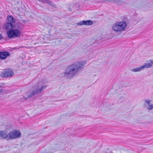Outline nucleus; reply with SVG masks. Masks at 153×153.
Returning a JSON list of instances; mask_svg holds the SVG:
<instances>
[{"mask_svg":"<svg viewBox=\"0 0 153 153\" xmlns=\"http://www.w3.org/2000/svg\"><path fill=\"white\" fill-rule=\"evenodd\" d=\"M85 64V62H78L69 66L65 71L64 76L71 78L76 76L83 69Z\"/></svg>","mask_w":153,"mask_h":153,"instance_id":"f257e3e1","label":"nucleus"},{"mask_svg":"<svg viewBox=\"0 0 153 153\" xmlns=\"http://www.w3.org/2000/svg\"><path fill=\"white\" fill-rule=\"evenodd\" d=\"M44 81H39L38 83L34 87V89L31 92V95L30 96L36 94L41 93L45 89L47 86L44 84Z\"/></svg>","mask_w":153,"mask_h":153,"instance_id":"f03ea898","label":"nucleus"},{"mask_svg":"<svg viewBox=\"0 0 153 153\" xmlns=\"http://www.w3.org/2000/svg\"><path fill=\"white\" fill-rule=\"evenodd\" d=\"M126 25L125 22H117L113 24L112 28L116 32L121 31L125 29Z\"/></svg>","mask_w":153,"mask_h":153,"instance_id":"7ed1b4c3","label":"nucleus"},{"mask_svg":"<svg viewBox=\"0 0 153 153\" xmlns=\"http://www.w3.org/2000/svg\"><path fill=\"white\" fill-rule=\"evenodd\" d=\"M21 133L19 131L14 130L10 132L7 134L6 133L5 139L7 140L14 139L19 138L21 137Z\"/></svg>","mask_w":153,"mask_h":153,"instance_id":"20e7f679","label":"nucleus"},{"mask_svg":"<svg viewBox=\"0 0 153 153\" xmlns=\"http://www.w3.org/2000/svg\"><path fill=\"white\" fill-rule=\"evenodd\" d=\"M7 34L8 37L10 38L18 37L21 34V31L13 29L7 31Z\"/></svg>","mask_w":153,"mask_h":153,"instance_id":"39448f33","label":"nucleus"},{"mask_svg":"<svg viewBox=\"0 0 153 153\" xmlns=\"http://www.w3.org/2000/svg\"><path fill=\"white\" fill-rule=\"evenodd\" d=\"M23 24L20 22L13 23V29L21 31L22 29Z\"/></svg>","mask_w":153,"mask_h":153,"instance_id":"423d86ee","label":"nucleus"},{"mask_svg":"<svg viewBox=\"0 0 153 153\" xmlns=\"http://www.w3.org/2000/svg\"><path fill=\"white\" fill-rule=\"evenodd\" d=\"M13 74L14 73L13 71L9 70H7L5 71L3 77H10L13 75Z\"/></svg>","mask_w":153,"mask_h":153,"instance_id":"0eeeda50","label":"nucleus"},{"mask_svg":"<svg viewBox=\"0 0 153 153\" xmlns=\"http://www.w3.org/2000/svg\"><path fill=\"white\" fill-rule=\"evenodd\" d=\"M93 24V22L91 20H83L78 23V25H92Z\"/></svg>","mask_w":153,"mask_h":153,"instance_id":"6e6552de","label":"nucleus"},{"mask_svg":"<svg viewBox=\"0 0 153 153\" xmlns=\"http://www.w3.org/2000/svg\"><path fill=\"white\" fill-rule=\"evenodd\" d=\"M10 55V53L8 52L3 51L0 52V58L4 59L6 58Z\"/></svg>","mask_w":153,"mask_h":153,"instance_id":"1a4fd4ad","label":"nucleus"},{"mask_svg":"<svg viewBox=\"0 0 153 153\" xmlns=\"http://www.w3.org/2000/svg\"><path fill=\"white\" fill-rule=\"evenodd\" d=\"M153 64V62L151 60L149 62H147L146 63H145L142 66L143 69L150 68L152 66Z\"/></svg>","mask_w":153,"mask_h":153,"instance_id":"9d476101","label":"nucleus"},{"mask_svg":"<svg viewBox=\"0 0 153 153\" xmlns=\"http://www.w3.org/2000/svg\"><path fill=\"white\" fill-rule=\"evenodd\" d=\"M145 103L147 104L148 105L147 109L149 110H152L153 108V104L150 103V101L149 100H146L145 101Z\"/></svg>","mask_w":153,"mask_h":153,"instance_id":"9b49d317","label":"nucleus"},{"mask_svg":"<svg viewBox=\"0 0 153 153\" xmlns=\"http://www.w3.org/2000/svg\"><path fill=\"white\" fill-rule=\"evenodd\" d=\"M124 1V0H108L105 1V2L116 3L117 4H119L123 2Z\"/></svg>","mask_w":153,"mask_h":153,"instance_id":"f8f14e48","label":"nucleus"},{"mask_svg":"<svg viewBox=\"0 0 153 153\" xmlns=\"http://www.w3.org/2000/svg\"><path fill=\"white\" fill-rule=\"evenodd\" d=\"M5 27L7 30H12L13 29V23L7 22L6 24Z\"/></svg>","mask_w":153,"mask_h":153,"instance_id":"ddd939ff","label":"nucleus"},{"mask_svg":"<svg viewBox=\"0 0 153 153\" xmlns=\"http://www.w3.org/2000/svg\"><path fill=\"white\" fill-rule=\"evenodd\" d=\"M143 69L142 66L137 67L136 68H133L131 70V71L134 72H137L141 71Z\"/></svg>","mask_w":153,"mask_h":153,"instance_id":"4468645a","label":"nucleus"},{"mask_svg":"<svg viewBox=\"0 0 153 153\" xmlns=\"http://www.w3.org/2000/svg\"><path fill=\"white\" fill-rule=\"evenodd\" d=\"M41 1L49 4L53 7L55 6V5L49 0H41Z\"/></svg>","mask_w":153,"mask_h":153,"instance_id":"2eb2a0df","label":"nucleus"},{"mask_svg":"<svg viewBox=\"0 0 153 153\" xmlns=\"http://www.w3.org/2000/svg\"><path fill=\"white\" fill-rule=\"evenodd\" d=\"M6 131H0V137H1L5 139Z\"/></svg>","mask_w":153,"mask_h":153,"instance_id":"dca6fc26","label":"nucleus"},{"mask_svg":"<svg viewBox=\"0 0 153 153\" xmlns=\"http://www.w3.org/2000/svg\"><path fill=\"white\" fill-rule=\"evenodd\" d=\"M9 23H12L13 21V18L12 16H9L7 17Z\"/></svg>","mask_w":153,"mask_h":153,"instance_id":"f3484780","label":"nucleus"},{"mask_svg":"<svg viewBox=\"0 0 153 153\" xmlns=\"http://www.w3.org/2000/svg\"><path fill=\"white\" fill-rule=\"evenodd\" d=\"M27 22V21L25 20H23L22 21V23H25L26 22Z\"/></svg>","mask_w":153,"mask_h":153,"instance_id":"a211bd4d","label":"nucleus"},{"mask_svg":"<svg viewBox=\"0 0 153 153\" xmlns=\"http://www.w3.org/2000/svg\"><path fill=\"white\" fill-rule=\"evenodd\" d=\"M2 36L1 34H0V39H2Z\"/></svg>","mask_w":153,"mask_h":153,"instance_id":"6ab92c4d","label":"nucleus"},{"mask_svg":"<svg viewBox=\"0 0 153 153\" xmlns=\"http://www.w3.org/2000/svg\"><path fill=\"white\" fill-rule=\"evenodd\" d=\"M119 99H121V98L120 97H118V98Z\"/></svg>","mask_w":153,"mask_h":153,"instance_id":"aec40b11","label":"nucleus"},{"mask_svg":"<svg viewBox=\"0 0 153 153\" xmlns=\"http://www.w3.org/2000/svg\"><path fill=\"white\" fill-rule=\"evenodd\" d=\"M38 1H41V0H38Z\"/></svg>","mask_w":153,"mask_h":153,"instance_id":"412c9836","label":"nucleus"}]
</instances>
